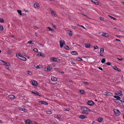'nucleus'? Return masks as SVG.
I'll use <instances>...</instances> for the list:
<instances>
[{
	"label": "nucleus",
	"mask_w": 124,
	"mask_h": 124,
	"mask_svg": "<svg viewBox=\"0 0 124 124\" xmlns=\"http://www.w3.org/2000/svg\"><path fill=\"white\" fill-rule=\"evenodd\" d=\"M47 114H51L52 112L50 111H47Z\"/></svg>",
	"instance_id": "c03bdc74"
},
{
	"label": "nucleus",
	"mask_w": 124,
	"mask_h": 124,
	"mask_svg": "<svg viewBox=\"0 0 124 124\" xmlns=\"http://www.w3.org/2000/svg\"><path fill=\"white\" fill-rule=\"evenodd\" d=\"M112 19H113L114 20H115L116 19V18H114L113 17Z\"/></svg>",
	"instance_id": "0e129e2a"
},
{
	"label": "nucleus",
	"mask_w": 124,
	"mask_h": 124,
	"mask_svg": "<svg viewBox=\"0 0 124 124\" xmlns=\"http://www.w3.org/2000/svg\"><path fill=\"white\" fill-rule=\"evenodd\" d=\"M76 60L78 61H81L82 60V59L80 57H78L77 58Z\"/></svg>",
	"instance_id": "7c9ffc66"
},
{
	"label": "nucleus",
	"mask_w": 124,
	"mask_h": 124,
	"mask_svg": "<svg viewBox=\"0 0 124 124\" xmlns=\"http://www.w3.org/2000/svg\"><path fill=\"white\" fill-rule=\"evenodd\" d=\"M69 108H66L65 109V110L66 111H68L69 110Z\"/></svg>",
	"instance_id": "13d9d810"
},
{
	"label": "nucleus",
	"mask_w": 124,
	"mask_h": 124,
	"mask_svg": "<svg viewBox=\"0 0 124 124\" xmlns=\"http://www.w3.org/2000/svg\"><path fill=\"white\" fill-rule=\"evenodd\" d=\"M114 97L115 98L117 99H119L121 98L119 96L116 95L114 96Z\"/></svg>",
	"instance_id": "c756f323"
},
{
	"label": "nucleus",
	"mask_w": 124,
	"mask_h": 124,
	"mask_svg": "<svg viewBox=\"0 0 124 124\" xmlns=\"http://www.w3.org/2000/svg\"><path fill=\"white\" fill-rule=\"evenodd\" d=\"M115 40L116 41H119L121 42V40L120 39H116Z\"/></svg>",
	"instance_id": "3c124183"
},
{
	"label": "nucleus",
	"mask_w": 124,
	"mask_h": 124,
	"mask_svg": "<svg viewBox=\"0 0 124 124\" xmlns=\"http://www.w3.org/2000/svg\"><path fill=\"white\" fill-rule=\"evenodd\" d=\"M98 69H99L101 70V71L103 70V69L101 67H98Z\"/></svg>",
	"instance_id": "864d4df0"
},
{
	"label": "nucleus",
	"mask_w": 124,
	"mask_h": 124,
	"mask_svg": "<svg viewBox=\"0 0 124 124\" xmlns=\"http://www.w3.org/2000/svg\"><path fill=\"white\" fill-rule=\"evenodd\" d=\"M32 121H31L29 119H28L26 122V124H30L31 123Z\"/></svg>",
	"instance_id": "aec40b11"
},
{
	"label": "nucleus",
	"mask_w": 124,
	"mask_h": 124,
	"mask_svg": "<svg viewBox=\"0 0 124 124\" xmlns=\"http://www.w3.org/2000/svg\"><path fill=\"white\" fill-rule=\"evenodd\" d=\"M28 73L30 75H31L32 74V73L30 71H28Z\"/></svg>",
	"instance_id": "09e8293b"
},
{
	"label": "nucleus",
	"mask_w": 124,
	"mask_h": 124,
	"mask_svg": "<svg viewBox=\"0 0 124 124\" xmlns=\"http://www.w3.org/2000/svg\"><path fill=\"white\" fill-rule=\"evenodd\" d=\"M16 56L18 58L24 61L26 60V58L23 56L20 53L16 54Z\"/></svg>",
	"instance_id": "f257e3e1"
},
{
	"label": "nucleus",
	"mask_w": 124,
	"mask_h": 124,
	"mask_svg": "<svg viewBox=\"0 0 124 124\" xmlns=\"http://www.w3.org/2000/svg\"><path fill=\"white\" fill-rule=\"evenodd\" d=\"M34 28L35 29H37L38 28V27H37L35 26L34 27Z\"/></svg>",
	"instance_id": "052dcab7"
},
{
	"label": "nucleus",
	"mask_w": 124,
	"mask_h": 124,
	"mask_svg": "<svg viewBox=\"0 0 124 124\" xmlns=\"http://www.w3.org/2000/svg\"><path fill=\"white\" fill-rule=\"evenodd\" d=\"M65 48L67 50H69L70 49L69 47L67 46H65Z\"/></svg>",
	"instance_id": "ea45409f"
},
{
	"label": "nucleus",
	"mask_w": 124,
	"mask_h": 124,
	"mask_svg": "<svg viewBox=\"0 0 124 124\" xmlns=\"http://www.w3.org/2000/svg\"><path fill=\"white\" fill-rule=\"evenodd\" d=\"M57 118L58 120H60L61 119V116L60 115H57Z\"/></svg>",
	"instance_id": "a19ab883"
},
{
	"label": "nucleus",
	"mask_w": 124,
	"mask_h": 124,
	"mask_svg": "<svg viewBox=\"0 0 124 124\" xmlns=\"http://www.w3.org/2000/svg\"><path fill=\"white\" fill-rule=\"evenodd\" d=\"M3 28L2 25L0 26V31H2L3 29Z\"/></svg>",
	"instance_id": "58836bf2"
},
{
	"label": "nucleus",
	"mask_w": 124,
	"mask_h": 124,
	"mask_svg": "<svg viewBox=\"0 0 124 124\" xmlns=\"http://www.w3.org/2000/svg\"><path fill=\"white\" fill-rule=\"evenodd\" d=\"M31 92L34 94L37 95L38 96H40L39 93L36 91H31Z\"/></svg>",
	"instance_id": "f8f14e48"
},
{
	"label": "nucleus",
	"mask_w": 124,
	"mask_h": 124,
	"mask_svg": "<svg viewBox=\"0 0 124 124\" xmlns=\"http://www.w3.org/2000/svg\"><path fill=\"white\" fill-rule=\"evenodd\" d=\"M82 113L83 114H88V112H86L84 111H82Z\"/></svg>",
	"instance_id": "4c0bfd02"
},
{
	"label": "nucleus",
	"mask_w": 124,
	"mask_h": 124,
	"mask_svg": "<svg viewBox=\"0 0 124 124\" xmlns=\"http://www.w3.org/2000/svg\"><path fill=\"white\" fill-rule=\"evenodd\" d=\"M113 68L114 70H116L117 69V67L116 66H113Z\"/></svg>",
	"instance_id": "a18cd8bd"
},
{
	"label": "nucleus",
	"mask_w": 124,
	"mask_h": 124,
	"mask_svg": "<svg viewBox=\"0 0 124 124\" xmlns=\"http://www.w3.org/2000/svg\"><path fill=\"white\" fill-rule=\"evenodd\" d=\"M88 104L89 105H91L94 104L93 102L92 101H88Z\"/></svg>",
	"instance_id": "dca6fc26"
},
{
	"label": "nucleus",
	"mask_w": 124,
	"mask_h": 124,
	"mask_svg": "<svg viewBox=\"0 0 124 124\" xmlns=\"http://www.w3.org/2000/svg\"><path fill=\"white\" fill-rule=\"evenodd\" d=\"M80 26L82 27L83 28L85 29V28L83 26L81 25Z\"/></svg>",
	"instance_id": "e2e57ef3"
},
{
	"label": "nucleus",
	"mask_w": 124,
	"mask_h": 124,
	"mask_svg": "<svg viewBox=\"0 0 124 124\" xmlns=\"http://www.w3.org/2000/svg\"><path fill=\"white\" fill-rule=\"evenodd\" d=\"M108 16L111 19H112L113 17L112 16H110L109 15H108Z\"/></svg>",
	"instance_id": "680f3d73"
},
{
	"label": "nucleus",
	"mask_w": 124,
	"mask_h": 124,
	"mask_svg": "<svg viewBox=\"0 0 124 124\" xmlns=\"http://www.w3.org/2000/svg\"><path fill=\"white\" fill-rule=\"evenodd\" d=\"M94 50L97 49L98 48V47L97 45H94L93 46Z\"/></svg>",
	"instance_id": "2f4dec72"
},
{
	"label": "nucleus",
	"mask_w": 124,
	"mask_h": 124,
	"mask_svg": "<svg viewBox=\"0 0 124 124\" xmlns=\"http://www.w3.org/2000/svg\"><path fill=\"white\" fill-rule=\"evenodd\" d=\"M103 120V119L102 118L99 117L98 119V121L100 122H101Z\"/></svg>",
	"instance_id": "cd10ccee"
},
{
	"label": "nucleus",
	"mask_w": 124,
	"mask_h": 124,
	"mask_svg": "<svg viewBox=\"0 0 124 124\" xmlns=\"http://www.w3.org/2000/svg\"><path fill=\"white\" fill-rule=\"evenodd\" d=\"M35 34H36V36H37V33L36 32H35Z\"/></svg>",
	"instance_id": "774afa93"
},
{
	"label": "nucleus",
	"mask_w": 124,
	"mask_h": 124,
	"mask_svg": "<svg viewBox=\"0 0 124 124\" xmlns=\"http://www.w3.org/2000/svg\"><path fill=\"white\" fill-rule=\"evenodd\" d=\"M116 70H117V71H119V72H120L121 71V70L120 69H118V68H117V69H116Z\"/></svg>",
	"instance_id": "8fccbe9b"
},
{
	"label": "nucleus",
	"mask_w": 124,
	"mask_h": 124,
	"mask_svg": "<svg viewBox=\"0 0 124 124\" xmlns=\"http://www.w3.org/2000/svg\"><path fill=\"white\" fill-rule=\"evenodd\" d=\"M83 83L85 84L86 85H88V83L87 82H84Z\"/></svg>",
	"instance_id": "603ef678"
},
{
	"label": "nucleus",
	"mask_w": 124,
	"mask_h": 124,
	"mask_svg": "<svg viewBox=\"0 0 124 124\" xmlns=\"http://www.w3.org/2000/svg\"><path fill=\"white\" fill-rule=\"evenodd\" d=\"M101 62L103 63L105 62V59L104 58H103L102 60H101Z\"/></svg>",
	"instance_id": "72a5a7b5"
},
{
	"label": "nucleus",
	"mask_w": 124,
	"mask_h": 124,
	"mask_svg": "<svg viewBox=\"0 0 124 124\" xmlns=\"http://www.w3.org/2000/svg\"><path fill=\"white\" fill-rule=\"evenodd\" d=\"M102 35L103 36L106 37L108 35V34L107 33H103L102 34Z\"/></svg>",
	"instance_id": "b1692460"
},
{
	"label": "nucleus",
	"mask_w": 124,
	"mask_h": 124,
	"mask_svg": "<svg viewBox=\"0 0 124 124\" xmlns=\"http://www.w3.org/2000/svg\"><path fill=\"white\" fill-rule=\"evenodd\" d=\"M91 1L96 5H98L99 4V2L97 0H91Z\"/></svg>",
	"instance_id": "9d476101"
},
{
	"label": "nucleus",
	"mask_w": 124,
	"mask_h": 124,
	"mask_svg": "<svg viewBox=\"0 0 124 124\" xmlns=\"http://www.w3.org/2000/svg\"><path fill=\"white\" fill-rule=\"evenodd\" d=\"M37 55L39 56H42V57H44L45 55L44 53H40L38 54H37Z\"/></svg>",
	"instance_id": "4be33fe9"
},
{
	"label": "nucleus",
	"mask_w": 124,
	"mask_h": 124,
	"mask_svg": "<svg viewBox=\"0 0 124 124\" xmlns=\"http://www.w3.org/2000/svg\"><path fill=\"white\" fill-rule=\"evenodd\" d=\"M46 29H48L49 31H51L53 30L52 29L49 27H47L46 28Z\"/></svg>",
	"instance_id": "f704fd0d"
},
{
	"label": "nucleus",
	"mask_w": 124,
	"mask_h": 124,
	"mask_svg": "<svg viewBox=\"0 0 124 124\" xmlns=\"http://www.w3.org/2000/svg\"><path fill=\"white\" fill-rule=\"evenodd\" d=\"M27 43L28 44H34L33 43H32V41L31 40H29V41H28L27 42Z\"/></svg>",
	"instance_id": "c9c22d12"
},
{
	"label": "nucleus",
	"mask_w": 124,
	"mask_h": 124,
	"mask_svg": "<svg viewBox=\"0 0 124 124\" xmlns=\"http://www.w3.org/2000/svg\"><path fill=\"white\" fill-rule=\"evenodd\" d=\"M100 19L101 20H103L104 19L103 18V17H100Z\"/></svg>",
	"instance_id": "5fc2aeb1"
},
{
	"label": "nucleus",
	"mask_w": 124,
	"mask_h": 124,
	"mask_svg": "<svg viewBox=\"0 0 124 124\" xmlns=\"http://www.w3.org/2000/svg\"><path fill=\"white\" fill-rule=\"evenodd\" d=\"M67 33L70 36H72V31L70 30H68L67 31Z\"/></svg>",
	"instance_id": "ddd939ff"
},
{
	"label": "nucleus",
	"mask_w": 124,
	"mask_h": 124,
	"mask_svg": "<svg viewBox=\"0 0 124 124\" xmlns=\"http://www.w3.org/2000/svg\"><path fill=\"white\" fill-rule=\"evenodd\" d=\"M33 50L35 52H37L38 51V49L37 48H34L33 49Z\"/></svg>",
	"instance_id": "de8ad7c7"
},
{
	"label": "nucleus",
	"mask_w": 124,
	"mask_h": 124,
	"mask_svg": "<svg viewBox=\"0 0 124 124\" xmlns=\"http://www.w3.org/2000/svg\"><path fill=\"white\" fill-rule=\"evenodd\" d=\"M100 56H103V55H102L101 53L100 54Z\"/></svg>",
	"instance_id": "bf43d9fd"
},
{
	"label": "nucleus",
	"mask_w": 124,
	"mask_h": 124,
	"mask_svg": "<svg viewBox=\"0 0 124 124\" xmlns=\"http://www.w3.org/2000/svg\"><path fill=\"white\" fill-rule=\"evenodd\" d=\"M0 22L1 23H3L4 22L3 19H0Z\"/></svg>",
	"instance_id": "79ce46f5"
},
{
	"label": "nucleus",
	"mask_w": 124,
	"mask_h": 124,
	"mask_svg": "<svg viewBox=\"0 0 124 124\" xmlns=\"http://www.w3.org/2000/svg\"><path fill=\"white\" fill-rule=\"evenodd\" d=\"M39 103L44 105L48 104V103L46 102L45 101H39Z\"/></svg>",
	"instance_id": "a211bd4d"
},
{
	"label": "nucleus",
	"mask_w": 124,
	"mask_h": 124,
	"mask_svg": "<svg viewBox=\"0 0 124 124\" xmlns=\"http://www.w3.org/2000/svg\"><path fill=\"white\" fill-rule=\"evenodd\" d=\"M60 47H62L65 44V41L64 40H61L60 42Z\"/></svg>",
	"instance_id": "20e7f679"
},
{
	"label": "nucleus",
	"mask_w": 124,
	"mask_h": 124,
	"mask_svg": "<svg viewBox=\"0 0 124 124\" xmlns=\"http://www.w3.org/2000/svg\"><path fill=\"white\" fill-rule=\"evenodd\" d=\"M81 109L84 111H90L91 110L85 107H82L81 108Z\"/></svg>",
	"instance_id": "9b49d317"
},
{
	"label": "nucleus",
	"mask_w": 124,
	"mask_h": 124,
	"mask_svg": "<svg viewBox=\"0 0 124 124\" xmlns=\"http://www.w3.org/2000/svg\"><path fill=\"white\" fill-rule=\"evenodd\" d=\"M85 46L86 48H89L90 47V45L89 44H86L85 45Z\"/></svg>",
	"instance_id": "bb28decb"
},
{
	"label": "nucleus",
	"mask_w": 124,
	"mask_h": 124,
	"mask_svg": "<svg viewBox=\"0 0 124 124\" xmlns=\"http://www.w3.org/2000/svg\"><path fill=\"white\" fill-rule=\"evenodd\" d=\"M31 82V84L32 85L36 86H38V84L36 81L32 80Z\"/></svg>",
	"instance_id": "f03ea898"
},
{
	"label": "nucleus",
	"mask_w": 124,
	"mask_h": 124,
	"mask_svg": "<svg viewBox=\"0 0 124 124\" xmlns=\"http://www.w3.org/2000/svg\"><path fill=\"white\" fill-rule=\"evenodd\" d=\"M119 101H120V102L122 103V101L121 100L119 99H116V102L118 104H119V103H118L119 102Z\"/></svg>",
	"instance_id": "a878e982"
},
{
	"label": "nucleus",
	"mask_w": 124,
	"mask_h": 124,
	"mask_svg": "<svg viewBox=\"0 0 124 124\" xmlns=\"http://www.w3.org/2000/svg\"><path fill=\"white\" fill-rule=\"evenodd\" d=\"M104 51V49L103 48H101L100 49V52L101 53H102Z\"/></svg>",
	"instance_id": "473e14b6"
},
{
	"label": "nucleus",
	"mask_w": 124,
	"mask_h": 124,
	"mask_svg": "<svg viewBox=\"0 0 124 124\" xmlns=\"http://www.w3.org/2000/svg\"><path fill=\"white\" fill-rule=\"evenodd\" d=\"M34 6L35 8H38L39 7V5L37 3H35L34 4Z\"/></svg>",
	"instance_id": "f3484780"
},
{
	"label": "nucleus",
	"mask_w": 124,
	"mask_h": 124,
	"mask_svg": "<svg viewBox=\"0 0 124 124\" xmlns=\"http://www.w3.org/2000/svg\"><path fill=\"white\" fill-rule=\"evenodd\" d=\"M51 80L52 81L54 82L56 81L57 80V79L56 77L53 76L52 77Z\"/></svg>",
	"instance_id": "4468645a"
},
{
	"label": "nucleus",
	"mask_w": 124,
	"mask_h": 124,
	"mask_svg": "<svg viewBox=\"0 0 124 124\" xmlns=\"http://www.w3.org/2000/svg\"><path fill=\"white\" fill-rule=\"evenodd\" d=\"M104 94L107 96H113V94L112 93L108 92H104Z\"/></svg>",
	"instance_id": "6e6552de"
},
{
	"label": "nucleus",
	"mask_w": 124,
	"mask_h": 124,
	"mask_svg": "<svg viewBox=\"0 0 124 124\" xmlns=\"http://www.w3.org/2000/svg\"><path fill=\"white\" fill-rule=\"evenodd\" d=\"M19 109L20 110L23 111L24 112H26L27 110L24 108H19Z\"/></svg>",
	"instance_id": "5701e85b"
},
{
	"label": "nucleus",
	"mask_w": 124,
	"mask_h": 124,
	"mask_svg": "<svg viewBox=\"0 0 124 124\" xmlns=\"http://www.w3.org/2000/svg\"><path fill=\"white\" fill-rule=\"evenodd\" d=\"M2 62H3L4 63L3 64L4 65H5L7 66H8L10 65V64L9 63L3 61L1 60H0V63H1Z\"/></svg>",
	"instance_id": "39448f33"
},
{
	"label": "nucleus",
	"mask_w": 124,
	"mask_h": 124,
	"mask_svg": "<svg viewBox=\"0 0 124 124\" xmlns=\"http://www.w3.org/2000/svg\"><path fill=\"white\" fill-rule=\"evenodd\" d=\"M26 57H27L28 58H29V57L27 55H26Z\"/></svg>",
	"instance_id": "69168bd1"
},
{
	"label": "nucleus",
	"mask_w": 124,
	"mask_h": 124,
	"mask_svg": "<svg viewBox=\"0 0 124 124\" xmlns=\"http://www.w3.org/2000/svg\"><path fill=\"white\" fill-rule=\"evenodd\" d=\"M8 97L11 99H15V96L13 95H10L8 96Z\"/></svg>",
	"instance_id": "6ab92c4d"
},
{
	"label": "nucleus",
	"mask_w": 124,
	"mask_h": 124,
	"mask_svg": "<svg viewBox=\"0 0 124 124\" xmlns=\"http://www.w3.org/2000/svg\"><path fill=\"white\" fill-rule=\"evenodd\" d=\"M106 64L108 65L109 66L111 65V63L109 62H108L106 63Z\"/></svg>",
	"instance_id": "49530a36"
},
{
	"label": "nucleus",
	"mask_w": 124,
	"mask_h": 124,
	"mask_svg": "<svg viewBox=\"0 0 124 124\" xmlns=\"http://www.w3.org/2000/svg\"><path fill=\"white\" fill-rule=\"evenodd\" d=\"M85 93V91L84 90H81L80 91V93L81 94H83Z\"/></svg>",
	"instance_id": "c85d7f7f"
},
{
	"label": "nucleus",
	"mask_w": 124,
	"mask_h": 124,
	"mask_svg": "<svg viewBox=\"0 0 124 124\" xmlns=\"http://www.w3.org/2000/svg\"><path fill=\"white\" fill-rule=\"evenodd\" d=\"M115 94L116 95L122 96L123 95L122 94V91L121 90H119L117 92H115Z\"/></svg>",
	"instance_id": "7ed1b4c3"
},
{
	"label": "nucleus",
	"mask_w": 124,
	"mask_h": 124,
	"mask_svg": "<svg viewBox=\"0 0 124 124\" xmlns=\"http://www.w3.org/2000/svg\"><path fill=\"white\" fill-rule=\"evenodd\" d=\"M17 11L18 13L20 14V15H22V11L21 10H17Z\"/></svg>",
	"instance_id": "e433bc0d"
},
{
	"label": "nucleus",
	"mask_w": 124,
	"mask_h": 124,
	"mask_svg": "<svg viewBox=\"0 0 124 124\" xmlns=\"http://www.w3.org/2000/svg\"><path fill=\"white\" fill-rule=\"evenodd\" d=\"M117 59L118 60H123V58H121L120 59V58H117Z\"/></svg>",
	"instance_id": "4d7b16f0"
},
{
	"label": "nucleus",
	"mask_w": 124,
	"mask_h": 124,
	"mask_svg": "<svg viewBox=\"0 0 124 124\" xmlns=\"http://www.w3.org/2000/svg\"><path fill=\"white\" fill-rule=\"evenodd\" d=\"M23 55L24 56H26V54H25L24 53V54H23Z\"/></svg>",
	"instance_id": "338daca9"
},
{
	"label": "nucleus",
	"mask_w": 124,
	"mask_h": 124,
	"mask_svg": "<svg viewBox=\"0 0 124 124\" xmlns=\"http://www.w3.org/2000/svg\"><path fill=\"white\" fill-rule=\"evenodd\" d=\"M39 66L37 65L36 67L37 68V69H39L40 68L39 67Z\"/></svg>",
	"instance_id": "6e6d98bb"
},
{
	"label": "nucleus",
	"mask_w": 124,
	"mask_h": 124,
	"mask_svg": "<svg viewBox=\"0 0 124 124\" xmlns=\"http://www.w3.org/2000/svg\"><path fill=\"white\" fill-rule=\"evenodd\" d=\"M52 68V66L50 65H49L45 69V70L48 71H50Z\"/></svg>",
	"instance_id": "423d86ee"
},
{
	"label": "nucleus",
	"mask_w": 124,
	"mask_h": 124,
	"mask_svg": "<svg viewBox=\"0 0 124 124\" xmlns=\"http://www.w3.org/2000/svg\"><path fill=\"white\" fill-rule=\"evenodd\" d=\"M113 111L116 115H119L120 114V112L117 109H114Z\"/></svg>",
	"instance_id": "0eeeda50"
},
{
	"label": "nucleus",
	"mask_w": 124,
	"mask_h": 124,
	"mask_svg": "<svg viewBox=\"0 0 124 124\" xmlns=\"http://www.w3.org/2000/svg\"><path fill=\"white\" fill-rule=\"evenodd\" d=\"M51 14L53 16H57V15L56 14V12L55 11H52L51 12Z\"/></svg>",
	"instance_id": "2eb2a0df"
},
{
	"label": "nucleus",
	"mask_w": 124,
	"mask_h": 124,
	"mask_svg": "<svg viewBox=\"0 0 124 124\" xmlns=\"http://www.w3.org/2000/svg\"><path fill=\"white\" fill-rule=\"evenodd\" d=\"M31 124H38L36 122L34 121H32Z\"/></svg>",
	"instance_id": "37998d69"
},
{
	"label": "nucleus",
	"mask_w": 124,
	"mask_h": 124,
	"mask_svg": "<svg viewBox=\"0 0 124 124\" xmlns=\"http://www.w3.org/2000/svg\"><path fill=\"white\" fill-rule=\"evenodd\" d=\"M58 59H57L55 57H52L50 59V60L52 61L57 62H58Z\"/></svg>",
	"instance_id": "1a4fd4ad"
},
{
	"label": "nucleus",
	"mask_w": 124,
	"mask_h": 124,
	"mask_svg": "<svg viewBox=\"0 0 124 124\" xmlns=\"http://www.w3.org/2000/svg\"><path fill=\"white\" fill-rule=\"evenodd\" d=\"M71 53L72 54H78V53L75 51H72L71 52Z\"/></svg>",
	"instance_id": "393cba45"
},
{
	"label": "nucleus",
	"mask_w": 124,
	"mask_h": 124,
	"mask_svg": "<svg viewBox=\"0 0 124 124\" xmlns=\"http://www.w3.org/2000/svg\"><path fill=\"white\" fill-rule=\"evenodd\" d=\"M86 117V116L84 115H81L79 116V117L82 119H84Z\"/></svg>",
	"instance_id": "412c9836"
}]
</instances>
